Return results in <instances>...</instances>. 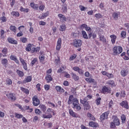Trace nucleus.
I'll return each mask as SVG.
<instances>
[{
    "label": "nucleus",
    "mask_w": 129,
    "mask_h": 129,
    "mask_svg": "<svg viewBox=\"0 0 129 129\" xmlns=\"http://www.w3.org/2000/svg\"><path fill=\"white\" fill-rule=\"evenodd\" d=\"M8 41L9 43H10V44H14L15 45H17L18 44V41L13 38L9 37L8 38Z\"/></svg>",
    "instance_id": "obj_10"
},
{
    "label": "nucleus",
    "mask_w": 129,
    "mask_h": 129,
    "mask_svg": "<svg viewBox=\"0 0 129 129\" xmlns=\"http://www.w3.org/2000/svg\"><path fill=\"white\" fill-rule=\"evenodd\" d=\"M121 119L122 120V123H125V120H126V117H125V115L122 114L121 116Z\"/></svg>",
    "instance_id": "obj_32"
},
{
    "label": "nucleus",
    "mask_w": 129,
    "mask_h": 129,
    "mask_svg": "<svg viewBox=\"0 0 129 129\" xmlns=\"http://www.w3.org/2000/svg\"><path fill=\"white\" fill-rule=\"evenodd\" d=\"M78 72L80 74V75H83L84 72L81 69H80Z\"/></svg>",
    "instance_id": "obj_59"
},
{
    "label": "nucleus",
    "mask_w": 129,
    "mask_h": 129,
    "mask_svg": "<svg viewBox=\"0 0 129 129\" xmlns=\"http://www.w3.org/2000/svg\"><path fill=\"white\" fill-rule=\"evenodd\" d=\"M88 100V99L87 98V97H85L83 100L81 99L80 102L81 103H82V104H83L84 103H86L87 102H88V101H87Z\"/></svg>",
    "instance_id": "obj_40"
},
{
    "label": "nucleus",
    "mask_w": 129,
    "mask_h": 129,
    "mask_svg": "<svg viewBox=\"0 0 129 129\" xmlns=\"http://www.w3.org/2000/svg\"><path fill=\"white\" fill-rule=\"evenodd\" d=\"M87 25L86 24H83L80 26L81 29L83 30V29H86Z\"/></svg>",
    "instance_id": "obj_54"
},
{
    "label": "nucleus",
    "mask_w": 129,
    "mask_h": 129,
    "mask_svg": "<svg viewBox=\"0 0 129 129\" xmlns=\"http://www.w3.org/2000/svg\"><path fill=\"white\" fill-rule=\"evenodd\" d=\"M86 31H87V32H89V33H91V28H90V27H88V26H87V27H86Z\"/></svg>",
    "instance_id": "obj_58"
},
{
    "label": "nucleus",
    "mask_w": 129,
    "mask_h": 129,
    "mask_svg": "<svg viewBox=\"0 0 129 129\" xmlns=\"http://www.w3.org/2000/svg\"><path fill=\"white\" fill-rule=\"evenodd\" d=\"M35 113H36V114H41V113H42V112L39 109H35Z\"/></svg>",
    "instance_id": "obj_56"
},
{
    "label": "nucleus",
    "mask_w": 129,
    "mask_h": 129,
    "mask_svg": "<svg viewBox=\"0 0 129 129\" xmlns=\"http://www.w3.org/2000/svg\"><path fill=\"white\" fill-rule=\"evenodd\" d=\"M39 59L40 63H43L45 61V52L44 51H40Z\"/></svg>",
    "instance_id": "obj_5"
},
{
    "label": "nucleus",
    "mask_w": 129,
    "mask_h": 129,
    "mask_svg": "<svg viewBox=\"0 0 129 129\" xmlns=\"http://www.w3.org/2000/svg\"><path fill=\"white\" fill-rule=\"evenodd\" d=\"M108 78H112V77H113V75L111 74H109V73H107V76Z\"/></svg>",
    "instance_id": "obj_63"
},
{
    "label": "nucleus",
    "mask_w": 129,
    "mask_h": 129,
    "mask_svg": "<svg viewBox=\"0 0 129 129\" xmlns=\"http://www.w3.org/2000/svg\"><path fill=\"white\" fill-rule=\"evenodd\" d=\"M58 17L60 20H62L63 22H67V18L63 14H59Z\"/></svg>",
    "instance_id": "obj_15"
},
{
    "label": "nucleus",
    "mask_w": 129,
    "mask_h": 129,
    "mask_svg": "<svg viewBox=\"0 0 129 129\" xmlns=\"http://www.w3.org/2000/svg\"><path fill=\"white\" fill-rule=\"evenodd\" d=\"M20 41L22 42V43H26L27 41V39L26 37H23L20 39Z\"/></svg>",
    "instance_id": "obj_52"
},
{
    "label": "nucleus",
    "mask_w": 129,
    "mask_h": 129,
    "mask_svg": "<svg viewBox=\"0 0 129 129\" xmlns=\"http://www.w3.org/2000/svg\"><path fill=\"white\" fill-rule=\"evenodd\" d=\"M73 104L74 107L76 106V105H78L79 104V101L77 99V98H75L73 100Z\"/></svg>",
    "instance_id": "obj_26"
},
{
    "label": "nucleus",
    "mask_w": 129,
    "mask_h": 129,
    "mask_svg": "<svg viewBox=\"0 0 129 129\" xmlns=\"http://www.w3.org/2000/svg\"><path fill=\"white\" fill-rule=\"evenodd\" d=\"M32 81V77L31 76L27 77L23 81L24 83H27L28 82H31Z\"/></svg>",
    "instance_id": "obj_20"
},
{
    "label": "nucleus",
    "mask_w": 129,
    "mask_h": 129,
    "mask_svg": "<svg viewBox=\"0 0 129 129\" xmlns=\"http://www.w3.org/2000/svg\"><path fill=\"white\" fill-rule=\"evenodd\" d=\"M12 16H14L15 17H20V13L18 12L13 11L11 13Z\"/></svg>",
    "instance_id": "obj_36"
},
{
    "label": "nucleus",
    "mask_w": 129,
    "mask_h": 129,
    "mask_svg": "<svg viewBox=\"0 0 129 129\" xmlns=\"http://www.w3.org/2000/svg\"><path fill=\"white\" fill-rule=\"evenodd\" d=\"M120 105L126 109H128V104L126 101H123L121 103H120Z\"/></svg>",
    "instance_id": "obj_9"
},
{
    "label": "nucleus",
    "mask_w": 129,
    "mask_h": 129,
    "mask_svg": "<svg viewBox=\"0 0 129 129\" xmlns=\"http://www.w3.org/2000/svg\"><path fill=\"white\" fill-rule=\"evenodd\" d=\"M10 30H11V31H12L14 33H16V32L17 31V27H16V26H15L11 25L10 27Z\"/></svg>",
    "instance_id": "obj_31"
},
{
    "label": "nucleus",
    "mask_w": 129,
    "mask_h": 129,
    "mask_svg": "<svg viewBox=\"0 0 129 129\" xmlns=\"http://www.w3.org/2000/svg\"><path fill=\"white\" fill-rule=\"evenodd\" d=\"M37 62H38V58H34L33 59V60H32V61L31 62V65L32 66H34V65H35V64H36V63H37Z\"/></svg>",
    "instance_id": "obj_38"
},
{
    "label": "nucleus",
    "mask_w": 129,
    "mask_h": 129,
    "mask_svg": "<svg viewBox=\"0 0 129 129\" xmlns=\"http://www.w3.org/2000/svg\"><path fill=\"white\" fill-rule=\"evenodd\" d=\"M71 76H72V78L75 81H78V80H79V77L78 76L76 75V74L74 73H72L71 74Z\"/></svg>",
    "instance_id": "obj_11"
},
{
    "label": "nucleus",
    "mask_w": 129,
    "mask_h": 129,
    "mask_svg": "<svg viewBox=\"0 0 129 129\" xmlns=\"http://www.w3.org/2000/svg\"><path fill=\"white\" fill-rule=\"evenodd\" d=\"M39 108L43 112H45L46 111V109H47V108L45 107L44 105H39Z\"/></svg>",
    "instance_id": "obj_33"
},
{
    "label": "nucleus",
    "mask_w": 129,
    "mask_h": 129,
    "mask_svg": "<svg viewBox=\"0 0 129 129\" xmlns=\"http://www.w3.org/2000/svg\"><path fill=\"white\" fill-rule=\"evenodd\" d=\"M21 12H25V13H29V9H25L23 7H21L20 9Z\"/></svg>",
    "instance_id": "obj_47"
},
{
    "label": "nucleus",
    "mask_w": 129,
    "mask_h": 129,
    "mask_svg": "<svg viewBox=\"0 0 129 129\" xmlns=\"http://www.w3.org/2000/svg\"><path fill=\"white\" fill-rule=\"evenodd\" d=\"M111 38V42L112 44H115V41H116V36L114 34L110 36Z\"/></svg>",
    "instance_id": "obj_13"
},
{
    "label": "nucleus",
    "mask_w": 129,
    "mask_h": 129,
    "mask_svg": "<svg viewBox=\"0 0 129 129\" xmlns=\"http://www.w3.org/2000/svg\"><path fill=\"white\" fill-rule=\"evenodd\" d=\"M17 73L18 74V75H19V76H20V77H23V76H24V73L19 70H18L17 71Z\"/></svg>",
    "instance_id": "obj_35"
},
{
    "label": "nucleus",
    "mask_w": 129,
    "mask_h": 129,
    "mask_svg": "<svg viewBox=\"0 0 129 129\" xmlns=\"http://www.w3.org/2000/svg\"><path fill=\"white\" fill-rule=\"evenodd\" d=\"M53 116H52V114H49V115H46V114H43V118H51Z\"/></svg>",
    "instance_id": "obj_42"
},
{
    "label": "nucleus",
    "mask_w": 129,
    "mask_h": 129,
    "mask_svg": "<svg viewBox=\"0 0 129 129\" xmlns=\"http://www.w3.org/2000/svg\"><path fill=\"white\" fill-rule=\"evenodd\" d=\"M108 114H109V112L108 111L105 112L104 113H103L100 116V120H104V119H107V117H108Z\"/></svg>",
    "instance_id": "obj_8"
},
{
    "label": "nucleus",
    "mask_w": 129,
    "mask_h": 129,
    "mask_svg": "<svg viewBox=\"0 0 129 129\" xmlns=\"http://www.w3.org/2000/svg\"><path fill=\"white\" fill-rule=\"evenodd\" d=\"M33 104L34 106H38L40 104V100L38 99V96L35 95L32 98Z\"/></svg>",
    "instance_id": "obj_3"
},
{
    "label": "nucleus",
    "mask_w": 129,
    "mask_h": 129,
    "mask_svg": "<svg viewBox=\"0 0 129 129\" xmlns=\"http://www.w3.org/2000/svg\"><path fill=\"white\" fill-rule=\"evenodd\" d=\"M55 89L57 92L63 93L64 91V89L59 86H56L55 87Z\"/></svg>",
    "instance_id": "obj_17"
},
{
    "label": "nucleus",
    "mask_w": 129,
    "mask_h": 129,
    "mask_svg": "<svg viewBox=\"0 0 129 129\" xmlns=\"http://www.w3.org/2000/svg\"><path fill=\"white\" fill-rule=\"evenodd\" d=\"M107 84H109V85H111V86H113L114 85V81H108L107 82Z\"/></svg>",
    "instance_id": "obj_51"
},
{
    "label": "nucleus",
    "mask_w": 129,
    "mask_h": 129,
    "mask_svg": "<svg viewBox=\"0 0 129 129\" xmlns=\"http://www.w3.org/2000/svg\"><path fill=\"white\" fill-rule=\"evenodd\" d=\"M122 52V47H121V46H115L113 48V54L115 56L117 54H120V53H121Z\"/></svg>",
    "instance_id": "obj_2"
},
{
    "label": "nucleus",
    "mask_w": 129,
    "mask_h": 129,
    "mask_svg": "<svg viewBox=\"0 0 129 129\" xmlns=\"http://www.w3.org/2000/svg\"><path fill=\"white\" fill-rule=\"evenodd\" d=\"M127 74H128V71L125 70L121 71V75L123 77H125Z\"/></svg>",
    "instance_id": "obj_18"
},
{
    "label": "nucleus",
    "mask_w": 129,
    "mask_h": 129,
    "mask_svg": "<svg viewBox=\"0 0 129 129\" xmlns=\"http://www.w3.org/2000/svg\"><path fill=\"white\" fill-rule=\"evenodd\" d=\"M33 46H34V45H32L31 44H28L27 46L25 48L26 51H27V52H30V51H32V47H33Z\"/></svg>",
    "instance_id": "obj_24"
},
{
    "label": "nucleus",
    "mask_w": 129,
    "mask_h": 129,
    "mask_svg": "<svg viewBox=\"0 0 129 129\" xmlns=\"http://www.w3.org/2000/svg\"><path fill=\"white\" fill-rule=\"evenodd\" d=\"M95 18H97V19H100L101 18H102V15H101V14H96L95 15Z\"/></svg>",
    "instance_id": "obj_55"
},
{
    "label": "nucleus",
    "mask_w": 129,
    "mask_h": 129,
    "mask_svg": "<svg viewBox=\"0 0 129 129\" xmlns=\"http://www.w3.org/2000/svg\"><path fill=\"white\" fill-rule=\"evenodd\" d=\"M73 102V95H70L69 98V100L68 101V104L69 105H70L71 103Z\"/></svg>",
    "instance_id": "obj_27"
},
{
    "label": "nucleus",
    "mask_w": 129,
    "mask_h": 129,
    "mask_svg": "<svg viewBox=\"0 0 129 129\" xmlns=\"http://www.w3.org/2000/svg\"><path fill=\"white\" fill-rule=\"evenodd\" d=\"M90 83H93L94 85L96 84V82H95V80H94V79H92V78H91V79L90 80Z\"/></svg>",
    "instance_id": "obj_57"
},
{
    "label": "nucleus",
    "mask_w": 129,
    "mask_h": 129,
    "mask_svg": "<svg viewBox=\"0 0 129 129\" xmlns=\"http://www.w3.org/2000/svg\"><path fill=\"white\" fill-rule=\"evenodd\" d=\"M21 90L24 92V93H26V94H29L30 93V91L28 89H26L25 88H22Z\"/></svg>",
    "instance_id": "obj_39"
},
{
    "label": "nucleus",
    "mask_w": 129,
    "mask_h": 129,
    "mask_svg": "<svg viewBox=\"0 0 129 129\" xmlns=\"http://www.w3.org/2000/svg\"><path fill=\"white\" fill-rule=\"evenodd\" d=\"M73 108H75L78 111H79V110H81V107L80 106V105L79 104L77 105L76 106H75L74 107H73Z\"/></svg>",
    "instance_id": "obj_48"
},
{
    "label": "nucleus",
    "mask_w": 129,
    "mask_h": 129,
    "mask_svg": "<svg viewBox=\"0 0 129 129\" xmlns=\"http://www.w3.org/2000/svg\"><path fill=\"white\" fill-rule=\"evenodd\" d=\"M121 36L123 38H125V36H126V32L124 31H122L121 33Z\"/></svg>",
    "instance_id": "obj_53"
},
{
    "label": "nucleus",
    "mask_w": 129,
    "mask_h": 129,
    "mask_svg": "<svg viewBox=\"0 0 129 129\" xmlns=\"http://www.w3.org/2000/svg\"><path fill=\"white\" fill-rule=\"evenodd\" d=\"M45 79L47 82H51L52 81V77H51V75H47Z\"/></svg>",
    "instance_id": "obj_29"
},
{
    "label": "nucleus",
    "mask_w": 129,
    "mask_h": 129,
    "mask_svg": "<svg viewBox=\"0 0 129 129\" xmlns=\"http://www.w3.org/2000/svg\"><path fill=\"white\" fill-rule=\"evenodd\" d=\"M1 62L3 65H8V59L4 58L2 60Z\"/></svg>",
    "instance_id": "obj_41"
},
{
    "label": "nucleus",
    "mask_w": 129,
    "mask_h": 129,
    "mask_svg": "<svg viewBox=\"0 0 129 129\" xmlns=\"http://www.w3.org/2000/svg\"><path fill=\"white\" fill-rule=\"evenodd\" d=\"M0 20L2 21L3 23H6V22H7V18L5 16L1 17L0 18Z\"/></svg>",
    "instance_id": "obj_46"
},
{
    "label": "nucleus",
    "mask_w": 129,
    "mask_h": 129,
    "mask_svg": "<svg viewBox=\"0 0 129 129\" xmlns=\"http://www.w3.org/2000/svg\"><path fill=\"white\" fill-rule=\"evenodd\" d=\"M17 58V56H15V55H12L11 56H10V58L11 59V60H13V61H14V60Z\"/></svg>",
    "instance_id": "obj_61"
},
{
    "label": "nucleus",
    "mask_w": 129,
    "mask_h": 129,
    "mask_svg": "<svg viewBox=\"0 0 129 129\" xmlns=\"http://www.w3.org/2000/svg\"><path fill=\"white\" fill-rule=\"evenodd\" d=\"M99 39H100V41H101L103 43H106V39L104 38V36L100 35Z\"/></svg>",
    "instance_id": "obj_28"
},
{
    "label": "nucleus",
    "mask_w": 129,
    "mask_h": 129,
    "mask_svg": "<svg viewBox=\"0 0 129 129\" xmlns=\"http://www.w3.org/2000/svg\"><path fill=\"white\" fill-rule=\"evenodd\" d=\"M113 122H111L110 125L112 128H114L115 125H119L120 124V122L119 119L117 116H113L112 117Z\"/></svg>",
    "instance_id": "obj_1"
},
{
    "label": "nucleus",
    "mask_w": 129,
    "mask_h": 129,
    "mask_svg": "<svg viewBox=\"0 0 129 129\" xmlns=\"http://www.w3.org/2000/svg\"><path fill=\"white\" fill-rule=\"evenodd\" d=\"M82 34L84 39H88V36L87 35V33H86V32L85 31H82Z\"/></svg>",
    "instance_id": "obj_30"
},
{
    "label": "nucleus",
    "mask_w": 129,
    "mask_h": 129,
    "mask_svg": "<svg viewBox=\"0 0 129 129\" xmlns=\"http://www.w3.org/2000/svg\"><path fill=\"white\" fill-rule=\"evenodd\" d=\"M61 45H62V39L61 38H58L56 47L57 51H60V49H61Z\"/></svg>",
    "instance_id": "obj_6"
},
{
    "label": "nucleus",
    "mask_w": 129,
    "mask_h": 129,
    "mask_svg": "<svg viewBox=\"0 0 129 129\" xmlns=\"http://www.w3.org/2000/svg\"><path fill=\"white\" fill-rule=\"evenodd\" d=\"M69 113L70 115L73 116V117H78V116L77 115V114H76V113L74 112L73 110H72V109L69 110Z\"/></svg>",
    "instance_id": "obj_22"
},
{
    "label": "nucleus",
    "mask_w": 129,
    "mask_h": 129,
    "mask_svg": "<svg viewBox=\"0 0 129 129\" xmlns=\"http://www.w3.org/2000/svg\"><path fill=\"white\" fill-rule=\"evenodd\" d=\"M73 45L76 48H79V47H81L82 45V41H81V40H74L73 42Z\"/></svg>",
    "instance_id": "obj_4"
},
{
    "label": "nucleus",
    "mask_w": 129,
    "mask_h": 129,
    "mask_svg": "<svg viewBox=\"0 0 129 129\" xmlns=\"http://www.w3.org/2000/svg\"><path fill=\"white\" fill-rule=\"evenodd\" d=\"M66 29V26L64 24L61 25L60 26L59 31H61V32H64L65 30Z\"/></svg>",
    "instance_id": "obj_34"
},
{
    "label": "nucleus",
    "mask_w": 129,
    "mask_h": 129,
    "mask_svg": "<svg viewBox=\"0 0 129 129\" xmlns=\"http://www.w3.org/2000/svg\"><path fill=\"white\" fill-rule=\"evenodd\" d=\"M6 82L8 85H12V84H13V81H12V80L9 78L7 79Z\"/></svg>",
    "instance_id": "obj_37"
},
{
    "label": "nucleus",
    "mask_w": 129,
    "mask_h": 129,
    "mask_svg": "<svg viewBox=\"0 0 129 129\" xmlns=\"http://www.w3.org/2000/svg\"><path fill=\"white\" fill-rule=\"evenodd\" d=\"M40 51V47H32L31 48V53H37V52H39Z\"/></svg>",
    "instance_id": "obj_21"
},
{
    "label": "nucleus",
    "mask_w": 129,
    "mask_h": 129,
    "mask_svg": "<svg viewBox=\"0 0 129 129\" xmlns=\"http://www.w3.org/2000/svg\"><path fill=\"white\" fill-rule=\"evenodd\" d=\"M87 115L88 117H90L92 120H95V117H94V116H93L91 113H88Z\"/></svg>",
    "instance_id": "obj_44"
},
{
    "label": "nucleus",
    "mask_w": 129,
    "mask_h": 129,
    "mask_svg": "<svg viewBox=\"0 0 129 129\" xmlns=\"http://www.w3.org/2000/svg\"><path fill=\"white\" fill-rule=\"evenodd\" d=\"M48 16H49L48 11L46 12V13H42V15L41 16H39V19H40V20H43V19L47 18V17H48Z\"/></svg>",
    "instance_id": "obj_12"
},
{
    "label": "nucleus",
    "mask_w": 129,
    "mask_h": 129,
    "mask_svg": "<svg viewBox=\"0 0 129 129\" xmlns=\"http://www.w3.org/2000/svg\"><path fill=\"white\" fill-rule=\"evenodd\" d=\"M112 17L114 20H118V14L116 13H113L112 14Z\"/></svg>",
    "instance_id": "obj_43"
},
{
    "label": "nucleus",
    "mask_w": 129,
    "mask_h": 129,
    "mask_svg": "<svg viewBox=\"0 0 129 129\" xmlns=\"http://www.w3.org/2000/svg\"><path fill=\"white\" fill-rule=\"evenodd\" d=\"M7 96L9 99H11L12 101H15L17 99L16 95L13 93L7 94Z\"/></svg>",
    "instance_id": "obj_7"
},
{
    "label": "nucleus",
    "mask_w": 129,
    "mask_h": 129,
    "mask_svg": "<svg viewBox=\"0 0 129 129\" xmlns=\"http://www.w3.org/2000/svg\"><path fill=\"white\" fill-rule=\"evenodd\" d=\"M124 27H125L128 30V33H129V23H125L124 25Z\"/></svg>",
    "instance_id": "obj_62"
},
{
    "label": "nucleus",
    "mask_w": 129,
    "mask_h": 129,
    "mask_svg": "<svg viewBox=\"0 0 129 129\" xmlns=\"http://www.w3.org/2000/svg\"><path fill=\"white\" fill-rule=\"evenodd\" d=\"M40 86H41V84H37L36 85V88L38 90V91H40L41 90V88L40 87Z\"/></svg>",
    "instance_id": "obj_60"
},
{
    "label": "nucleus",
    "mask_w": 129,
    "mask_h": 129,
    "mask_svg": "<svg viewBox=\"0 0 129 129\" xmlns=\"http://www.w3.org/2000/svg\"><path fill=\"white\" fill-rule=\"evenodd\" d=\"M23 115L21 114H19L18 113H15V117H16V118H22L23 117Z\"/></svg>",
    "instance_id": "obj_45"
},
{
    "label": "nucleus",
    "mask_w": 129,
    "mask_h": 129,
    "mask_svg": "<svg viewBox=\"0 0 129 129\" xmlns=\"http://www.w3.org/2000/svg\"><path fill=\"white\" fill-rule=\"evenodd\" d=\"M30 7L33 9V10H35L36 11H38V8H39V5L38 4H35L34 3H32L30 4Z\"/></svg>",
    "instance_id": "obj_14"
},
{
    "label": "nucleus",
    "mask_w": 129,
    "mask_h": 129,
    "mask_svg": "<svg viewBox=\"0 0 129 129\" xmlns=\"http://www.w3.org/2000/svg\"><path fill=\"white\" fill-rule=\"evenodd\" d=\"M102 91L104 94H106V93L109 92V89H108V88L106 87V86H104L102 88Z\"/></svg>",
    "instance_id": "obj_25"
},
{
    "label": "nucleus",
    "mask_w": 129,
    "mask_h": 129,
    "mask_svg": "<svg viewBox=\"0 0 129 129\" xmlns=\"http://www.w3.org/2000/svg\"><path fill=\"white\" fill-rule=\"evenodd\" d=\"M80 10L82 11H85V10H86V8L83 6H80Z\"/></svg>",
    "instance_id": "obj_64"
},
{
    "label": "nucleus",
    "mask_w": 129,
    "mask_h": 129,
    "mask_svg": "<svg viewBox=\"0 0 129 129\" xmlns=\"http://www.w3.org/2000/svg\"><path fill=\"white\" fill-rule=\"evenodd\" d=\"M84 105V109H86V110H88L89 109H90L91 106L90 105H89V103H84V104H82Z\"/></svg>",
    "instance_id": "obj_16"
},
{
    "label": "nucleus",
    "mask_w": 129,
    "mask_h": 129,
    "mask_svg": "<svg viewBox=\"0 0 129 129\" xmlns=\"http://www.w3.org/2000/svg\"><path fill=\"white\" fill-rule=\"evenodd\" d=\"M61 10L63 13H67V4H64L61 6Z\"/></svg>",
    "instance_id": "obj_23"
},
{
    "label": "nucleus",
    "mask_w": 129,
    "mask_h": 129,
    "mask_svg": "<svg viewBox=\"0 0 129 129\" xmlns=\"http://www.w3.org/2000/svg\"><path fill=\"white\" fill-rule=\"evenodd\" d=\"M39 9L40 11H41V12H43L44 10H45V6L44 5H41L39 7Z\"/></svg>",
    "instance_id": "obj_49"
},
{
    "label": "nucleus",
    "mask_w": 129,
    "mask_h": 129,
    "mask_svg": "<svg viewBox=\"0 0 129 129\" xmlns=\"http://www.w3.org/2000/svg\"><path fill=\"white\" fill-rule=\"evenodd\" d=\"M96 101L97 105H99L100 104V101H101V98L96 99Z\"/></svg>",
    "instance_id": "obj_50"
},
{
    "label": "nucleus",
    "mask_w": 129,
    "mask_h": 129,
    "mask_svg": "<svg viewBox=\"0 0 129 129\" xmlns=\"http://www.w3.org/2000/svg\"><path fill=\"white\" fill-rule=\"evenodd\" d=\"M89 125L92 127H97V126H98V123L93 121H91L89 122Z\"/></svg>",
    "instance_id": "obj_19"
}]
</instances>
